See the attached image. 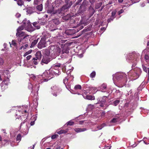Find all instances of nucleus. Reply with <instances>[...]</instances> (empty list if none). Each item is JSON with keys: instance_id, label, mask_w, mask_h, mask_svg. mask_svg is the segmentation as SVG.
Here are the masks:
<instances>
[{"instance_id": "obj_1", "label": "nucleus", "mask_w": 149, "mask_h": 149, "mask_svg": "<svg viewBox=\"0 0 149 149\" xmlns=\"http://www.w3.org/2000/svg\"><path fill=\"white\" fill-rule=\"evenodd\" d=\"M113 76V79H114L115 78L118 81L123 80H126L127 78L126 74L123 73H117Z\"/></svg>"}, {"instance_id": "obj_2", "label": "nucleus", "mask_w": 149, "mask_h": 149, "mask_svg": "<svg viewBox=\"0 0 149 149\" xmlns=\"http://www.w3.org/2000/svg\"><path fill=\"white\" fill-rule=\"evenodd\" d=\"M141 57L140 55L138 53L133 52L129 54L128 56V58L129 60H132L133 61H137L138 59Z\"/></svg>"}, {"instance_id": "obj_3", "label": "nucleus", "mask_w": 149, "mask_h": 149, "mask_svg": "<svg viewBox=\"0 0 149 149\" xmlns=\"http://www.w3.org/2000/svg\"><path fill=\"white\" fill-rule=\"evenodd\" d=\"M51 54L53 55H58L60 53L61 54V48L60 47H55L52 48Z\"/></svg>"}, {"instance_id": "obj_4", "label": "nucleus", "mask_w": 149, "mask_h": 149, "mask_svg": "<svg viewBox=\"0 0 149 149\" xmlns=\"http://www.w3.org/2000/svg\"><path fill=\"white\" fill-rule=\"evenodd\" d=\"M134 79H136L139 77V73L137 72H136L133 70L130 71L128 73Z\"/></svg>"}, {"instance_id": "obj_5", "label": "nucleus", "mask_w": 149, "mask_h": 149, "mask_svg": "<svg viewBox=\"0 0 149 149\" xmlns=\"http://www.w3.org/2000/svg\"><path fill=\"white\" fill-rule=\"evenodd\" d=\"M16 34L17 35H18L19 36V38L18 39V41H19V43L20 45H21L22 44L21 38H20V37L24 36L23 38H24L26 37V35L25 34V33L22 31H19Z\"/></svg>"}, {"instance_id": "obj_6", "label": "nucleus", "mask_w": 149, "mask_h": 149, "mask_svg": "<svg viewBox=\"0 0 149 149\" xmlns=\"http://www.w3.org/2000/svg\"><path fill=\"white\" fill-rule=\"evenodd\" d=\"M48 13L51 14L52 15L55 14H59L61 13V11L60 9L58 10H55L54 8L49 10L48 11Z\"/></svg>"}, {"instance_id": "obj_7", "label": "nucleus", "mask_w": 149, "mask_h": 149, "mask_svg": "<svg viewBox=\"0 0 149 149\" xmlns=\"http://www.w3.org/2000/svg\"><path fill=\"white\" fill-rule=\"evenodd\" d=\"M23 24L25 29L27 30L31 28V25L29 20L25 21L24 20L23 22Z\"/></svg>"}, {"instance_id": "obj_8", "label": "nucleus", "mask_w": 149, "mask_h": 149, "mask_svg": "<svg viewBox=\"0 0 149 149\" xmlns=\"http://www.w3.org/2000/svg\"><path fill=\"white\" fill-rule=\"evenodd\" d=\"M52 49L48 48V49L44 50L43 53L44 56L51 57L53 55L51 54V51Z\"/></svg>"}, {"instance_id": "obj_9", "label": "nucleus", "mask_w": 149, "mask_h": 149, "mask_svg": "<svg viewBox=\"0 0 149 149\" xmlns=\"http://www.w3.org/2000/svg\"><path fill=\"white\" fill-rule=\"evenodd\" d=\"M65 3V5L63 6L61 9H60V10L61 11V13L63 12L65 10L69 9L70 8L72 4V3Z\"/></svg>"}, {"instance_id": "obj_10", "label": "nucleus", "mask_w": 149, "mask_h": 149, "mask_svg": "<svg viewBox=\"0 0 149 149\" xmlns=\"http://www.w3.org/2000/svg\"><path fill=\"white\" fill-rule=\"evenodd\" d=\"M50 57L44 56L42 60V63L48 64L50 61Z\"/></svg>"}, {"instance_id": "obj_11", "label": "nucleus", "mask_w": 149, "mask_h": 149, "mask_svg": "<svg viewBox=\"0 0 149 149\" xmlns=\"http://www.w3.org/2000/svg\"><path fill=\"white\" fill-rule=\"evenodd\" d=\"M16 118H20V117H21L22 116H24L22 115V116H21V115H20L21 113H22V114H23L24 113H27V112L26 110H25L23 112L22 111H19V110H17V111H16Z\"/></svg>"}, {"instance_id": "obj_12", "label": "nucleus", "mask_w": 149, "mask_h": 149, "mask_svg": "<svg viewBox=\"0 0 149 149\" xmlns=\"http://www.w3.org/2000/svg\"><path fill=\"white\" fill-rule=\"evenodd\" d=\"M69 50L68 47H61V54L68 53L69 52Z\"/></svg>"}, {"instance_id": "obj_13", "label": "nucleus", "mask_w": 149, "mask_h": 149, "mask_svg": "<svg viewBox=\"0 0 149 149\" xmlns=\"http://www.w3.org/2000/svg\"><path fill=\"white\" fill-rule=\"evenodd\" d=\"M83 97L85 98L87 100H94L95 99V97L94 96H92V95H84V94L82 95Z\"/></svg>"}, {"instance_id": "obj_14", "label": "nucleus", "mask_w": 149, "mask_h": 149, "mask_svg": "<svg viewBox=\"0 0 149 149\" xmlns=\"http://www.w3.org/2000/svg\"><path fill=\"white\" fill-rule=\"evenodd\" d=\"M34 8L32 7H29L26 9V12L28 14H31L34 11Z\"/></svg>"}, {"instance_id": "obj_15", "label": "nucleus", "mask_w": 149, "mask_h": 149, "mask_svg": "<svg viewBox=\"0 0 149 149\" xmlns=\"http://www.w3.org/2000/svg\"><path fill=\"white\" fill-rule=\"evenodd\" d=\"M76 48V49H74L75 51V52L77 53L78 54H83L82 53V49L81 48V47H75Z\"/></svg>"}, {"instance_id": "obj_16", "label": "nucleus", "mask_w": 149, "mask_h": 149, "mask_svg": "<svg viewBox=\"0 0 149 149\" xmlns=\"http://www.w3.org/2000/svg\"><path fill=\"white\" fill-rule=\"evenodd\" d=\"M85 10V7L83 6H80L78 11V13L79 15H81L84 11Z\"/></svg>"}, {"instance_id": "obj_17", "label": "nucleus", "mask_w": 149, "mask_h": 149, "mask_svg": "<svg viewBox=\"0 0 149 149\" xmlns=\"http://www.w3.org/2000/svg\"><path fill=\"white\" fill-rule=\"evenodd\" d=\"M35 56L36 58L37 59H38V60H40L41 58L42 55L40 52H37L35 54Z\"/></svg>"}, {"instance_id": "obj_18", "label": "nucleus", "mask_w": 149, "mask_h": 149, "mask_svg": "<svg viewBox=\"0 0 149 149\" xmlns=\"http://www.w3.org/2000/svg\"><path fill=\"white\" fill-rule=\"evenodd\" d=\"M107 88V85L105 84H102L100 87V90L101 91L105 92Z\"/></svg>"}, {"instance_id": "obj_19", "label": "nucleus", "mask_w": 149, "mask_h": 149, "mask_svg": "<svg viewBox=\"0 0 149 149\" xmlns=\"http://www.w3.org/2000/svg\"><path fill=\"white\" fill-rule=\"evenodd\" d=\"M86 129L85 128H76L74 129L75 131L77 132H81L85 131Z\"/></svg>"}, {"instance_id": "obj_20", "label": "nucleus", "mask_w": 149, "mask_h": 149, "mask_svg": "<svg viewBox=\"0 0 149 149\" xmlns=\"http://www.w3.org/2000/svg\"><path fill=\"white\" fill-rule=\"evenodd\" d=\"M33 25L37 29H39L40 28V25L39 24L38 21L35 22L33 23Z\"/></svg>"}, {"instance_id": "obj_21", "label": "nucleus", "mask_w": 149, "mask_h": 149, "mask_svg": "<svg viewBox=\"0 0 149 149\" xmlns=\"http://www.w3.org/2000/svg\"><path fill=\"white\" fill-rule=\"evenodd\" d=\"M89 10L91 16L95 12V11L94 10L93 8L91 6H90L89 7Z\"/></svg>"}, {"instance_id": "obj_22", "label": "nucleus", "mask_w": 149, "mask_h": 149, "mask_svg": "<svg viewBox=\"0 0 149 149\" xmlns=\"http://www.w3.org/2000/svg\"><path fill=\"white\" fill-rule=\"evenodd\" d=\"M68 130V129H67L65 130H61L57 132V133L59 134H65L67 132Z\"/></svg>"}, {"instance_id": "obj_23", "label": "nucleus", "mask_w": 149, "mask_h": 149, "mask_svg": "<svg viewBox=\"0 0 149 149\" xmlns=\"http://www.w3.org/2000/svg\"><path fill=\"white\" fill-rule=\"evenodd\" d=\"M144 58L145 61L147 63L148 65L149 66V55L145 54Z\"/></svg>"}, {"instance_id": "obj_24", "label": "nucleus", "mask_w": 149, "mask_h": 149, "mask_svg": "<svg viewBox=\"0 0 149 149\" xmlns=\"http://www.w3.org/2000/svg\"><path fill=\"white\" fill-rule=\"evenodd\" d=\"M53 88H54L56 89V90H57V91H56V93H53V95L55 96L56 97L57 95H58L59 94V90L58 89V88L57 87H53Z\"/></svg>"}, {"instance_id": "obj_25", "label": "nucleus", "mask_w": 149, "mask_h": 149, "mask_svg": "<svg viewBox=\"0 0 149 149\" xmlns=\"http://www.w3.org/2000/svg\"><path fill=\"white\" fill-rule=\"evenodd\" d=\"M43 0H34L33 2L34 5H38V4L41 3Z\"/></svg>"}, {"instance_id": "obj_26", "label": "nucleus", "mask_w": 149, "mask_h": 149, "mask_svg": "<svg viewBox=\"0 0 149 149\" xmlns=\"http://www.w3.org/2000/svg\"><path fill=\"white\" fill-rule=\"evenodd\" d=\"M102 4V3L101 2L95 4V8L96 9H99L101 6Z\"/></svg>"}, {"instance_id": "obj_27", "label": "nucleus", "mask_w": 149, "mask_h": 149, "mask_svg": "<svg viewBox=\"0 0 149 149\" xmlns=\"http://www.w3.org/2000/svg\"><path fill=\"white\" fill-rule=\"evenodd\" d=\"M38 39L39 38H38L37 39L34 40L33 42H32L31 43V45L30 47H34L35 45L38 42Z\"/></svg>"}, {"instance_id": "obj_28", "label": "nucleus", "mask_w": 149, "mask_h": 149, "mask_svg": "<svg viewBox=\"0 0 149 149\" xmlns=\"http://www.w3.org/2000/svg\"><path fill=\"white\" fill-rule=\"evenodd\" d=\"M36 8L37 10L40 11H41L42 9V4L37 6L36 7Z\"/></svg>"}, {"instance_id": "obj_29", "label": "nucleus", "mask_w": 149, "mask_h": 149, "mask_svg": "<svg viewBox=\"0 0 149 149\" xmlns=\"http://www.w3.org/2000/svg\"><path fill=\"white\" fill-rule=\"evenodd\" d=\"M74 89L75 90H81V86L80 85H77L75 86Z\"/></svg>"}, {"instance_id": "obj_30", "label": "nucleus", "mask_w": 149, "mask_h": 149, "mask_svg": "<svg viewBox=\"0 0 149 149\" xmlns=\"http://www.w3.org/2000/svg\"><path fill=\"white\" fill-rule=\"evenodd\" d=\"M107 97L106 96H104L103 97L102 100L100 101V103L105 104L106 102V99Z\"/></svg>"}, {"instance_id": "obj_31", "label": "nucleus", "mask_w": 149, "mask_h": 149, "mask_svg": "<svg viewBox=\"0 0 149 149\" xmlns=\"http://www.w3.org/2000/svg\"><path fill=\"white\" fill-rule=\"evenodd\" d=\"M62 1L61 0H56L55 1V4L57 5V6H58L59 5L61 4Z\"/></svg>"}, {"instance_id": "obj_32", "label": "nucleus", "mask_w": 149, "mask_h": 149, "mask_svg": "<svg viewBox=\"0 0 149 149\" xmlns=\"http://www.w3.org/2000/svg\"><path fill=\"white\" fill-rule=\"evenodd\" d=\"M17 4L20 6H22L24 5V2L22 0H18L17 2Z\"/></svg>"}, {"instance_id": "obj_33", "label": "nucleus", "mask_w": 149, "mask_h": 149, "mask_svg": "<svg viewBox=\"0 0 149 149\" xmlns=\"http://www.w3.org/2000/svg\"><path fill=\"white\" fill-rule=\"evenodd\" d=\"M22 137L20 134H19L17 136L16 141H20L21 140Z\"/></svg>"}, {"instance_id": "obj_34", "label": "nucleus", "mask_w": 149, "mask_h": 149, "mask_svg": "<svg viewBox=\"0 0 149 149\" xmlns=\"http://www.w3.org/2000/svg\"><path fill=\"white\" fill-rule=\"evenodd\" d=\"M106 124L105 123H103L101 125H98L97 128L98 129V130H101L105 126Z\"/></svg>"}, {"instance_id": "obj_35", "label": "nucleus", "mask_w": 149, "mask_h": 149, "mask_svg": "<svg viewBox=\"0 0 149 149\" xmlns=\"http://www.w3.org/2000/svg\"><path fill=\"white\" fill-rule=\"evenodd\" d=\"M52 22L56 25L60 23V22L57 19H53Z\"/></svg>"}, {"instance_id": "obj_36", "label": "nucleus", "mask_w": 149, "mask_h": 149, "mask_svg": "<svg viewBox=\"0 0 149 149\" xmlns=\"http://www.w3.org/2000/svg\"><path fill=\"white\" fill-rule=\"evenodd\" d=\"M38 59H37L36 58H34L32 59V61H33V63L35 65H37L38 64Z\"/></svg>"}, {"instance_id": "obj_37", "label": "nucleus", "mask_w": 149, "mask_h": 149, "mask_svg": "<svg viewBox=\"0 0 149 149\" xmlns=\"http://www.w3.org/2000/svg\"><path fill=\"white\" fill-rule=\"evenodd\" d=\"M68 79L69 77L68 76H67L63 79V83L65 84L68 82Z\"/></svg>"}, {"instance_id": "obj_38", "label": "nucleus", "mask_w": 149, "mask_h": 149, "mask_svg": "<svg viewBox=\"0 0 149 149\" xmlns=\"http://www.w3.org/2000/svg\"><path fill=\"white\" fill-rule=\"evenodd\" d=\"M74 124V122L72 121L71 120L69 121L66 123V125L67 126L68 125H72Z\"/></svg>"}, {"instance_id": "obj_39", "label": "nucleus", "mask_w": 149, "mask_h": 149, "mask_svg": "<svg viewBox=\"0 0 149 149\" xmlns=\"http://www.w3.org/2000/svg\"><path fill=\"white\" fill-rule=\"evenodd\" d=\"M39 24L41 25H43L45 24L46 22L45 20H39L38 21Z\"/></svg>"}, {"instance_id": "obj_40", "label": "nucleus", "mask_w": 149, "mask_h": 149, "mask_svg": "<svg viewBox=\"0 0 149 149\" xmlns=\"http://www.w3.org/2000/svg\"><path fill=\"white\" fill-rule=\"evenodd\" d=\"M89 94V92L88 91H87L84 90L83 91L82 95L84 94V95H88Z\"/></svg>"}, {"instance_id": "obj_41", "label": "nucleus", "mask_w": 149, "mask_h": 149, "mask_svg": "<svg viewBox=\"0 0 149 149\" xmlns=\"http://www.w3.org/2000/svg\"><path fill=\"white\" fill-rule=\"evenodd\" d=\"M96 73L95 71H93L90 74V77L91 78H94L95 76Z\"/></svg>"}, {"instance_id": "obj_42", "label": "nucleus", "mask_w": 149, "mask_h": 149, "mask_svg": "<svg viewBox=\"0 0 149 149\" xmlns=\"http://www.w3.org/2000/svg\"><path fill=\"white\" fill-rule=\"evenodd\" d=\"M25 29L24 28V27L23 26V24H22V25L21 26H19L17 29V32L18 31H21V30L23 29Z\"/></svg>"}, {"instance_id": "obj_43", "label": "nucleus", "mask_w": 149, "mask_h": 149, "mask_svg": "<svg viewBox=\"0 0 149 149\" xmlns=\"http://www.w3.org/2000/svg\"><path fill=\"white\" fill-rule=\"evenodd\" d=\"M32 52V50L31 49L28 51V52H26L24 55L23 56L24 57H25L27 55L31 53Z\"/></svg>"}, {"instance_id": "obj_44", "label": "nucleus", "mask_w": 149, "mask_h": 149, "mask_svg": "<svg viewBox=\"0 0 149 149\" xmlns=\"http://www.w3.org/2000/svg\"><path fill=\"white\" fill-rule=\"evenodd\" d=\"M120 101L118 100H116L113 102V104L115 106H116L120 102Z\"/></svg>"}, {"instance_id": "obj_45", "label": "nucleus", "mask_w": 149, "mask_h": 149, "mask_svg": "<svg viewBox=\"0 0 149 149\" xmlns=\"http://www.w3.org/2000/svg\"><path fill=\"white\" fill-rule=\"evenodd\" d=\"M8 141L6 139H4L2 142V145L5 146V145L7 143Z\"/></svg>"}, {"instance_id": "obj_46", "label": "nucleus", "mask_w": 149, "mask_h": 149, "mask_svg": "<svg viewBox=\"0 0 149 149\" xmlns=\"http://www.w3.org/2000/svg\"><path fill=\"white\" fill-rule=\"evenodd\" d=\"M11 45H12L13 46H17V43L16 42L15 40L12 41V44H10V46H11Z\"/></svg>"}, {"instance_id": "obj_47", "label": "nucleus", "mask_w": 149, "mask_h": 149, "mask_svg": "<svg viewBox=\"0 0 149 149\" xmlns=\"http://www.w3.org/2000/svg\"><path fill=\"white\" fill-rule=\"evenodd\" d=\"M118 119L116 118H113L112 119L111 121V122L115 123L117 122Z\"/></svg>"}, {"instance_id": "obj_48", "label": "nucleus", "mask_w": 149, "mask_h": 149, "mask_svg": "<svg viewBox=\"0 0 149 149\" xmlns=\"http://www.w3.org/2000/svg\"><path fill=\"white\" fill-rule=\"evenodd\" d=\"M137 61H136L134 60L132 62V63H133V64L132 65V68L136 66L137 63Z\"/></svg>"}, {"instance_id": "obj_49", "label": "nucleus", "mask_w": 149, "mask_h": 149, "mask_svg": "<svg viewBox=\"0 0 149 149\" xmlns=\"http://www.w3.org/2000/svg\"><path fill=\"white\" fill-rule=\"evenodd\" d=\"M116 11H113L111 13L112 17H115V15H116Z\"/></svg>"}, {"instance_id": "obj_50", "label": "nucleus", "mask_w": 149, "mask_h": 149, "mask_svg": "<svg viewBox=\"0 0 149 149\" xmlns=\"http://www.w3.org/2000/svg\"><path fill=\"white\" fill-rule=\"evenodd\" d=\"M58 136L57 134H54L51 137L52 139H54L56 138Z\"/></svg>"}, {"instance_id": "obj_51", "label": "nucleus", "mask_w": 149, "mask_h": 149, "mask_svg": "<svg viewBox=\"0 0 149 149\" xmlns=\"http://www.w3.org/2000/svg\"><path fill=\"white\" fill-rule=\"evenodd\" d=\"M142 67L144 71L146 72H147V67H146L144 65H142Z\"/></svg>"}, {"instance_id": "obj_52", "label": "nucleus", "mask_w": 149, "mask_h": 149, "mask_svg": "<svg viewBox=\"0 0 149 149\" xmlns=\"http://www.w3.org/2000/svg\"><path fill=\"white\" fill-rule=\"evenodd\" d=\"M105 114V111H102V112H101V113L100 116L102 117H103L104 116Z\"/></svg>"}, {"instance_id": "obj_53", "label": "nucleus", "mask_w": 149, "mask_h": 149, "mask_svg": "<svg viewBox=\"0 0 149 149\" xmlns=\"http://www.w3.org/2000/svg\"><path fill=\"white\" fill-rule=\"evenodd\" d=\"M132 3L138 2L140 0H131Z\"/></svg>"}, {"instance_id": "obj_54", "label": "nucleus", "mask_w": 149, "mask_h": 149, "mask_svg": "<svg viewBox=\"0 0 149 149\" xmlns=\"http://www.w3.org/2000/svg\"><path fill=\"white\" fill-rule=\"evenodd\" d=\"M3 63V61L2 58H0V65H1Z\"/></svg>"}, {"instance_id": "obj_55", "label": "nucleus", "mask_w": 149, "mask_h": 149, "mask_svg": "<svg viewBox=\"0 0 149 149\" xmlns=\"http://www.w3.org/2000/svg\"><path fill=\"white\" fill-rule=\"evenodd\" d=\"M114 18L115 17H112V16H111V17L110 18H109L108 19V20H107L108 22H110L111 21H112Z\"/></svg>"}, {"instance_id": "obj_56", "label": "nucleus", "mask_w": 149, "mask_h": 149, "mask_svg": "<svg viewBox=\"0 0 149 149\" xmlns=\"http://www.w3.org/2000/svg\"><path fill=\"white\" fill-rule=\"evenodd\" d=\"M26 119H25L22 122L21 124H20V129L21 128V127H22V125L23 124H24V123H25V122L26 121Z\"/></svg>"}, {"instance_id": "obj_57", "label": "nucleus", "mask_w": 149, "mask_h": 149, "mask_svg": "<svg viewBox=\"0 0 149 149\" xmlns=\"http://www.w3.org/2000/svg\"><path fill=\"white\" fill-rule=\"evenodd\" d=\"M61 64L60 63H58L57 64H56L54 65V67L56 68V67H61Z\"/></svg>"}, {"instance_id": "obj_58", "label": "nucleus", "mask_w": 149, "mask_h": 149, "mask_svg": "<svg viewBox=\"0 0 149 149\" xmlns=\"http://www.w3.org/2000/svg\"><path fill=\"white\" fill-rule=\"evenodd\" d=\"M21 16V15L20 14L18 13H17L15 15V16L16 17H17V18H19V17H20Z\"/></svg>"}, {"instance_id": "obj_59", "label": "nucleus", "mask_w": 149, "mask_h": 149, "mask_svg": "<svg viewBox=\"0 0 149 149\" xmlns=\"http://www.w3.org/2000/svg\"><path fill=\"white\" fill-rule=\"evenodd\" d=\"M32 56L31 55H29L28 56H27L26 57V59L27 60H29V59H30L31 57Z\"/></svg>"}, {"instance_id": "obj_60", "label": "nucleus", "mask_w": 149, "mask_h": 149, "mask_svg": "<svg viewBox=\"0 0 149 149\" xmlns=\"http://www.w3.org/2000/svg\"><path fill=\"white\" fill-rule=\"evenodd\" d=\"M124 12V10L123 9H121L118 11V14L120 15V14Z\"/></svg>"}, {"instance_id": "obj_61", "label": "nucleus", "mask_w": 149, "mask_h": 149, "mask_svg": "<svg viewBox=\"0 0 149 149\" xmlns=\"http://www.w3.org/2000/svg\"><path fill=\"white\" fill-rule=\"evenodd\" d=\"M89 2L91 4H93L95 2V0H89Z\"/></svg>"}, {"instance_id": "obj_62", "label": "nucleus", "mask_w": 149, "mask_h": 149, "mask_svg": "<svg viewBox=\"0 0 149 149\" xmlns=\"http://www.w3.org/2000/svg\"><path fill=\"white\" fill-rule=\"evenodd\" d=\"M70 0H65V3H72V1H70Z\"/></svg>"}, {"instance_id": "obj_63", "label": "nucleus", "mask_w": 149, "mask_h": 149, "mask_svg": "<svg viewBox=\"0 0 149 149\" xmlns=\"http://www.w3.org/2000/svg\"><path fill=\"white\" fill-rule=\"evenodd\" d=\"M103 149H111L109 146L105 147Z\"/></svg>"}, {"instance_id": "obj_64", "label": "nucleus", "mask_w": 149, "mask_h": 149, "mask_svg": "<svg viewBox=\"0 0 149 149\" xmlns=\"http://www.w3.org/2000/svg\"><path fill=\"white\" fill-rule=\"evenodd\" d=\"M148 69V81H149V68H147Z\"/></svg>"}]
</instances>
